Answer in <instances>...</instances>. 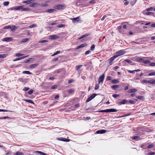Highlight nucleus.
Here are the masks:
<instances>
[{
  "label": "nucleus",
  "instance_id": "nucleus-1",
  "mask_svg": "<svg viewBox=\"0 0 155 155\" xmlns=\"http://www.w3.org/2000/svg\"><path fill=\"white\" fill-rule=\"evenodd\" d=\"M136 61L142 62L146 64L149 63V65L151 66H155V62H150L149 60H144L143 59L136 57Z\"/></svg>",
  "mask_w": 155,
  "mask_h": 155
},
{
  "label": "nucleus",
  "instance_id": "nucleus-2",
  "mask_svg": "<svg viewBox=\"0 0 155 155\" xmlns=\"http://www.w3.org/2000/svg\"><path fill=\"white\" fill-rule=\"evenodd\" d=\"M65 7V6L63 5H57L54 6V8L58 10L63 9Z\"/></svg>",
  "mask_w": 155,
  "mask_h": 155
},
{
  "label": "nucleus",
  "instance_id": "nucleus-3",
  "mask_svg": "<svg viewBox=\"0 0 155 155\" xmlns=\"http://www.w3.org/2000/svg\"><path fill=\"white\" fill-rule=\"evenodd\" d=\"M125 53V51L123 50H120L118 51V52L116 53V55L117 57L123 55Z\"/></svg>",
  "mask_w": 155,
  "mask_h": 155
},
{
  "label": "nucleus",
  "instance_id": "nucleus-4",
  "mask_svg": "<svg viewBox=\"0 0 155 155\" xmlns=\"http://www.w3.org/2000/svg\"><path fill=\"white\" fill-rule=\"evenodd\" d=\"M97 95V94L95 93L92 94V95H91V96L89 97L87 100L86 102H89L93 99Z\"/></svg>",
  "mask_w": 155,
  "mask_h": 155
},
{
  "label": "nucleus",
  "instance_id": "nucleus-5",
  "mask_svg": "<svg viewBox=\"0 0 155 155\" xmlns=\"http://www.w3.org/2000/svg\"><path fill=\"white\" fill-rule=\"evenodd\" d=\"M104 79V74H103L101 75L98 78V83H100L101 82H102Z\"/></svg>",
  "mask_w": 155,
  "mask_h": 155
},
{
  "label": "nucleus",
  "instance_id": "nucleus-6",
  "mask_svg": "<svg viewBox=\"0 0 155 155\" xmlns=\"http://www.w3.org/2000/svg\"><path fill=\"white\" fill-rule=\"evenodd\" d=\"M49 39L54 40L56 39L59 38V37L56 35H50L49 36Z\"/></svg>",
  "mask_w": 155,
  "mask_h": 155
},
{
  "label": "nucleus",
  "instance_id": "nucleus-7",
  "mask_svg": "<svg viewBox=\"0 0 155 155\" xmlns=\"http://www.w3.org/2000/svg\"><path fill=\"white\" fill-rule=\"evenodd\" d=\"M87 45V44L86 43H84L80 45L79 46H78L75 48L76 50H77L80 48H82L84 47H86Z\"/></svg>",
  "mask_w": 155,
  "mask_h": 155
},
{
  "label": "nucleus",
  "instance_id": "nucleus-8",
  "mask_svg": "<svg viewBox=\"0 0 155 155\" xmlns=\"http://www.w3.org/2000/svg\"><path fill=\"white\" fill-rule=\"evenodd\" d=\"M107 130H97L96 133L97 134H102L105 133Z\"/></svg>",
  "mask_w": 155,
  "mask_h": 155
},
{
  "label": "nucleus",
  "instance_id": "nucleus-9",
  "mask_svg": "<svg viewBox=\"0 0 155 155\" xmlns=\"http://www.w3.org/2000/svg\"><path fill=\"white\" fill-rule=\"evenodd\" d=\"M35 153L37 155H47L46 153L40 151H35Z\"/></svg>",
  "mask_w": 155,
  "mask_h": 155
},
{
  "label": "nucleus",
  "instance_id": "nucleus-10",
  "mask_svg": "<svg viewBox=\"0 0 155 155\" xmlns=\"http://www.w3.org/2000/svg\"><path fill=\"white\" fill-rule=\"evenodd\" d=\"M79 17H78L77 18H71V19L72 20V22L73 23H75L77 22H78L79 21Z\"/></svg>",
  "mask_w": 155,
  "mask_h": 155
},
{
  "label": "nucleus",
  "instance_id": "nucleus-11",
  "mask_svg": "<svg viewBox=\"0 0 155 155\" xmlns=\"http://www.w3.org/2000/svg\"><path fill=\"white\" fill-rule=\"evenodd\" d=\"M12 40V38L10 37H7L3 38V41H5L8 42Z\"/></svg>",
  "mask_w": 155,
  "mask_h": 155
},
{
  "label": "nucleus",
  "instance_id": "nucleus-12",
  "mask_svg": "<svg viewBox=\"0 0 155 155\" xmlns=\"http://www.w3.org/2000/svg\"><path fill=\"white\" fill-rule=\"evenodd\" d=\"M38 6V3L35 2L33 3L30 5V6L31 7H34Z\"/></svg>",
  "mask_w": 155,
  "mask_h": 155
},
{
  "label": "nucleus",
  "instance_id": "nucleus-13",
  "mask_svg": "<svg viewBox=\"0 0 155 155\" xmlns=\"http://www.w3.org/2000/svg\"><path fill=\"white\" fill-rule=\"evenodd\" d=\"M27 57H28V56H25L22 57H20V58H17L15 59L13 61H17L18 60H20L22 59H24Z\"/></svg>",
  "mask_w": 155,
  "mask_h": 155
},
{
  "label": "nucleus",
  "instance_id": "nucleus-14",
  "mask_svg": "<svg viewBox=\"0 0 155 155\" xmlns=\"http://www.w3.org/2000/svg\"><path fill=\"white\" fill-rule=\"evenodd\" d=\"M119 87V86L117 85H114L111 87V88L114 90H116L117 88H118Z\"/></svg>",
  "mask_w": 155,
  "mask_h": 155
},
{
  "label": "nucleus",
  "instance_id": "nucleus-15",
  "mask_svg": "<svg viewBox=\"0 0 155 155\" xmlns=\"http://www.w3.org/2000/svg\"><path fill=\"white\" fill-rule=\"evenodd\" d=\"M128 102L127 101L126 99H124L120 102L119 103L120 104H124Z\"/></svg>",
  "mask_w": 155,
  "mask_h": 155
},
{
  "label": "nucleus",
  "instance_id": "nucleus-16",
  "mask_svg": "<svg viewBox=\"0 0 155 155\" xmlns=\"http://www.w3.org/2000/svg\"><path fill=\"white\" fill-rule=\"evenodd\" d=\"M22 8V6H16L15 7L13 8H12V10H18L21 9Z\"/></svg>",
  "mask_w": 155,
  "mask_h": 155
},
{
  "label": "nucleus",
  "instance_id": "nucleus-17",
  "mask_svg": "<svg viewBox=\"0 0 155 155\" xmlns=\"http://www.w3.org/2000/svg\"><path fill=\"white\" fill-rule=\"evenodd\" d=\"M54 11H55V9H49L47 10L46 12L51 13L53 12Z\"/></svg>",
  "mask_w": 155,
  "mask_h": 155
},
{
  "label": "nucleus",
  "instance_id": "nucleus-18",
  "mask_svg": "<svg viewBox=\"0 0 155 155\" xmlns=\"http://www.w3.org/2000/svg\"><path fill=\"white\" fill-rule=\"evenodd\" d=\"M136 98L140 100H143L144 99V97L141 96H136Z\"/></svg>",
  "mask_w": 155,
  "mask_h": 155
},
{
  "label": "nucleus",
  "instance_id": "nucleus-19",
  "mask_svg": "<svg viewBox=\"0 0 155 155\" xmlns=\"http://www.w3.org/2000/svg\"><path fill=\"white\" fill-rule=\"evenodd\" d=\"M116 55H115L113 57H111L110 59V65H111L112 64H110V63H111L114 60L115 58H116L117 57H116Z\"/></svg>",
  "mask_w": 155,
  "mask_h": 155
},
{
  "label": "nucleus",
  "instance_id": "nucleus-20",
  "mask_svg": "<svg viewBox=\"0 0 155 155\" xmlns=\"http://www.w3.org/2000/svg\"><path fill=\"white\" fill-rule=\"evenodd\" d=\"M17 29V27L15 25H13L12 27L11 26V31H14Z\"/></svg>",
  "mask_w": 155,
  "mask_h": 155
},
{
  "label": "nucleus",
  "instance_id": "nucleus-21",
  "mask_svg": "<svg viewBox=\"0 0 155 155\" xmlns=\"http://www.w3.org/2000/svg\"><path fill=\"white\" fill-rule=\"evenodd\" d=\"M108 112H116L117 111V110L115 109H108Z\"/></svg>",
  "mask_w": 155,
  "mask_h": 155
},
{
  "label": "nucleus",
  "instance_id": "nucleus-22",
  "mask_svg": "<svg viewBox=\"0 0 155 155\" xmlns=\"http://www.w3.org/2000/svg\"><path fill=\"white\" fill-rule=\"evenodd\" d=\"M136 90L134 89H129L127 91V92L129 93H132L135 92Z\"/></svg>",
  "mask_w": 155,
  "mask_h": 155
},
{
  "label": "nucleus",
  "instance_id": "nucleus-23",
  "mask_svg": "<svg viewBox=\"0 0 155 155\" xmlns=\"http://www.w3.org/2000/svg\"><path fill=\"white\" fill-rule=\"evenodd\" d=\"M144 14H145L147 15H153L154 14V13L153 12H146L145 11L144 12Z\"/></svg>",
  "mask_w": 155,
  "mask_h": 155
},
{
  "label": "nucleus",
  "instance_id": "nucleus-24",
  "mask_svg": "<svg viewBox=\"0 0 155 155\" xmlns=\"http://www.w3.org/2000/svg\"><path fill=\"white\" fill-rule=\"evenodd\" d=\"M21 9L23 11H29L30 10L29 8H23V6H22V8H21Z\"/></svg>",
  "mask_w": 155,
  "mask_h": 155
},
{
  "label": "nucleus",
  "instance_id": "nucleus-25",
  "mask_svg": "<svg viewBox=\"0 0 155 155\" xmlns=\"http://www.w3.org/2000/svg\"><path fill=\"white\" fill-rule=\"evenodd\" d=\"M119 82V81L116 79L113 80L111 81V83L113 84H117Z\"/></svg>",
  "mask_w": 155,
  "mask_h": 155
},
{
  "label": "nucleus",
  "instance_id": "nucleus-26",
  "mask_svg": "<svg viewBox=\"0 0 155 155\" xmlns=\"http://www.w3.org/2000/svg\"><path fill=\"white\" fill-rule=\"evenodd\" d=\"M145 22L144 21H136V24H139L141 25H143L145 23Z\"/></svg>",
  "mask_w": 155,
  "mask_h": 155
},
{
  "label": "nucleus",
  "instance_id": "nucleus-27",
  "mask_svg": "<svg viewBox=\"0 0 155 155\" xmlns=\"http://www.w3.org/2000/svg\"><path fill=\"white\" fill-rule=\"evenodd\" d=\"M14 155H25L24 154L21 152L18 151L16 152Z\"/></svg>",
  "mask_w": 155,
  "mask_h": 155
},
{
  "label": "nucleus",
  "instance_id": "nucleus-28",
  "mask_svg": "<svg viewBox=\"0 0 155 155\" xmlns=\"http://www.w3.org/2000/svg\"><path fill=\"white\" fill-rule=\"evenodd\" d=\"M38 6H40L41 7H46L48 6V5L46 3H44V4H38Z\"/></svg>",
  "mask_w": 155,
  "mask_h": 155
},
{
  "label": "nucleus",
  "instance_id": "nucleus-29",
  "mask_svg": "<svg viewBox=\"0 0 155 155\" xmlns=\"http://www.w3.org/2000/svg\"><path fill=\"white\" fill-rule=\"evenodd\" d=\"M29 40V39L28 38H25L24 39H23L21 41V42L22 43H25Z\"/></svg>",
  "mask_w": 155,
  "mask_h": 155
},
{
  "label": "nucleus",
  "instance_id": "nucleus-30",
  "mask_svg": "<svg viewBox=\"0 0 155 155\" xmlns=\"http://www.w3.org/2000/svg\"><path fill=\"white\" fill-rule=\"evenodd\" d=\"M24 101L27 102H29L31 104H34V102L31 100H24Z\"/></svg>",
  "mask_w": 155,
  "mask_h": 155
},
{
  "label": "nucleus",
  "instance_id": "nucleus-31",
  "mask_svg": "<svg viewBox=\"0 0 155 155\" xmlns=\"http://www.w3.org/2000/svg\"><path fill=\"white\" fill-rule=\"evenodd\" d=\"M38 65L37 64H33L31 65L30 66V67L31 68H34L36 67Z\"/></svg>",
  "mask_w": 155,
  "mask_h": 155
},
{
  "label": "nucleus",
  "instance_id": "nucleus-32",
  "mask_svg": "<svg viewBox=\"0 0 155 155\" xmlns=\"http://www.w3.org/2000/svg\"><path fill=\"white\" fill-rule=\"evenodd\" d=\"M82 66V65H81L76 66V70L78 71L79 69H80V68H81Z\"/></svg>",
  "mask_w": 155,
  "mask_h": 155
},
{
  "label": "nucleus",
  "instance_id": "nucleus-33",
  "mask_svg": "<svg viewBox=\"0 0 155 155\" xmlns=\"http://www.w3.org/2000/svg\"><path fill=\"white\" fill-rule=\"evenodd\" d=\"M22 73L23 74H31V73L28 71H25L22 72Z\"/></svg>",
  "mask_w": 155,
  "mask_h": 155
},
{
  "label": "nucleus",
  "instance_id": "nucleus-34",
  "mask_svg": "<svg viewBox=\"0 0 155 155\" xmlns=\"http://www.w3.org/2000/svg\"><path fill=\"white\" fill-rule=\"evenodd\" d=\"M98 112H108V109H106L105 110H100L98 111Z\"/></svg>",
  "mask_w": 155,
  "mask_h": 155
},
{
  "label": "nucleus",
  "instance_id": "nucleus-35",
  "mask_svg": "<svg viewBox=\"0 0 155 155\" xmlns=\"http://www.w3.org/2000/svg\"><path fill=\"white\" fill-rule=\"evenodd\" d=\"M88 35H87V34L84 35H82V36L80 37L78 39L80 40V39H82V38H85V37H86V36H87Z\"/></svg>",
  "mask_w": 155,
  "mask_h": 155
},
{
  "label": "nucleus",
  "instance_id": "nucleus-36",
  "mask_svg": "<svg viewBox=\"0 0 155 155\" xmlns=\"http://www.w3.org/2000/svg\"><path fill=\"white\" fill-rule=\"evenodd\" d=\"M95 48V46L94 45H93L91 47L90 49L91 51H93L94 50Z\"/></svg>",
  "mask_w": 155,
  "mask_h": 155
},
{
  "label": "nucleus",
  "instance_id": "nucleus-37",
  "mask_svg": "<svg viewBox=\"0 0 155 155\" xmlns=\"http://www.w3.org/2000/svg\"><path fill=\"white\" fill-rule=\"evenodd\" d=\"M6 56V55L5 54H0V58H5Z\"/></svg>",
  "mask_w": 155,
  "mask_h": 155
},
{
  "label": "nucleus",
  "instance_id": "nucleus-38",
  "mask_svg": "<svg viewBox=\"0 0 155 155\" xmlns=\"http://www.w3.org/2000/svg\"><path fill=\"white\" fill-rule=\"evenodd\" d=\"M150 84H155V80L152 79L150 80Z\"/></svg>",
  "mask_w": 155,
  "mask_h": 155
},
{
  "label": "nucleus",
  "instance_id": "nucleus-39",
  "mask_svg": "<svg viewBox=\"0 0 155 155\" xmlns=\"http://www.w3.org/2000/svg\"><path fill=\"white\" fill-rule=\"evenodd\" d=\"M36 27V25L35 24H33L31 25L29 27L30 28H35Z\"/></svg>",
  "mask_w": 155,
  "mask_h": 155
},
{
  "label": "nucleus",
  "instance_id": "nucleus-40",
  "mask_svg": "<svg viewBox=\"0 0 155 155\" xmlns=\"http://www.w3.org/2000/svg\"><path fill=\"white\" fill-rule=\"evenodd\" d=\"M3 28L4 29H11V26L10 25H8L7 26H5Z\"/></svg>",
  "mask_w": 155,
  "mask_h": 155
},
{
  "label": "nucleus",
  "instance_id": "nucleus-41",
  "mask_svg": "<svg viewBox=\"0 0 155 155\" xmlns=\"http://www.w3.org/2000/svg\"><path fill=\"white\" fill-rule=\"evenodd\" d=\"M9 3L8 2H4L3 4L5 6H7L8 5Z\"/></svg>",
  "mask_w": 155,
  "mask_h": 155
},
{
  "label": "nucleus",
  "instance_id": "nucleus-42",
  "mask_svg": "<svg viewBox=\"0 0 155 155\" xmlns=\"http://www.w3.org/2000/svg\"><path fill=\"white\" fill-rule=\"evenodd\" d=\"M95 3V1L94 0H92L89 2V3L88 4V5L87 6H89L90 3Z\"/></svg>",
  "mask_w": 155,
  "mask_h": 155
},
{
  "label": "nucleus",
  "instance_id": "nucleus-43",
  "mask_svg": "<svg viewBox=\"0 0 155 155\" xmlns=\"http://www.w3.org/2000/svg\"><path fill=\"white\" fill-rule=\"evenodd\" d=\"M48 41L47 40H41L40 41H39L38 42L39 43H45V42H47Z\"/></svg>",
  "mask_w": 155,
  "mask_h": 155
},
{
  "label": "nucleus",
  "instance_id": "nucleus-44",
  "mask_svg": "<svg viewBox=\"0 0 155 155\" xmlns=\"http://www.w3.org/2000/svg\"><path fill=\"white\" fill-rule=\"evenodd\" d=\"M22 3L23 4L26 3L28 4L30 3V2L29 1V0L24 1L22 2Z\"/></svg>",
  "mask_w": 155,
  "mask_h": 155
},
{
  "label": "nucleus",
  "instance_id": "nucleus-45",
  "mask_svg": "<svg viewBox=\"0 0 155 155\" xmlns=\"http://www.w3.org/2000/svg\"><path fill=\"white\" fill-rule=\"evenodd\" d=\"M74 91V90L72 89H69L68 90V92L70 94H71Z\"/></svg>",
  "mask_w": 155,
  "mask_h": 155
},
{
  "label": "nucleus",
  "instance_id": "nucleus-46",
  "mask_svg": "<svg viewBox=\"0 0 155 155\" xmlns=\"http://www.w3.org/2000/svg\"><path fill=\"white\" fill-rule=\"evenodd\" d=\"M124 61L127 63H130L132 62L131 61L129 60V59H126L124 60Z\"/></svg>",
  "mask_w": 155,
  "mask_h": 155
},
{
  "label": "nucleus",
  "instance_id": "nucleus-47",
  "mask_svg": "<svg viewBox=\"0 0 155 155\" xmlns=\"http://www.w3.org/2000/svg\"><path fill=\"white\" fill-rule=\"evenodd\" d=\"M29 89V88L28 87H25L23 90L25 91H27Z\"/></svg>",
  "mask_w": 155,
  "mask_h": 155
},
{
  "label": "nucleus",
  "instance_id": "nucleus-48",
  "mask_svg": "<svg viewBox=\"0 0 155 155\" xmlns=\"http://www.w3.org/2000/svg\"><path fill=\"white\" fill-rule=\"evenodd\" d=\"M150 80H144L143 81V82L144 83H150Z\"/></svg>",
  "mask_w": 155,
  "mask_h": 155
},
{
  "label": "nucleus",
  "instance_id": "nucleus-49",
  "mask_svg": "<svg viewBox=\"0 0 155 155\" xmlns=\"http://www.w3.org/2000/svg\"><path fill=\"white\" fill-rule=\"evenodd\" d=\"M119 94H113L112 95V96L114 98H116L117 97H119Z\"/></svg>",
  "mask_w": 155,
  "mask_h": 155
},
{
  "label": "nucleus",
  "instance_id": "nucleus-50",
  "mask_svg": "<svg viewBox=\"0 0 155 155\" xmlns=\"http://www.w3.org/2000/svg\"><path fill=\"white\" fill-rule=\"evenodd\" d=\"M135 72H136V70H134L133 71H130V70L128 71V72L130 73H134Z\"/></svg>",
  "mask_w": 155,
  "mask_h": 155
},
{
  "label": "nucleus",
  "instance_id": "nucleus-51",
  "mask_svg": "<svg viewBox=\"0 0 155 155\" xmlns=\"http://www.w3.org/2000/svg\"><path fill=\"white\" fill-rule=\"evenodd\" d=\"M155 75V72H153L150 73L149 74V76H152V75Z\"/></svg>",
  "mask_w": 155,
  "mask_h": 155
},
{
  "label": "nucleus",
  "instance_id": "nucleus-52",
  "mask_svg": "<svg viewBox=\"0 0 155 155\" xmlns=\"http://www.w3.org/2000/svg\"><path fill=\"white\" fill-rule=\"evenodd\" d=\"M111 79V78L110 76H107L106 78V80L108 81L110 80Z\"/></svg>",
  "mask_w": 155,
  "mask_h": 155
},
{
  "label": "nucleus",
  "instance_id": "nucleus-53",
  "mask_svg": "<svg viewBox=\"0 0 155 155\" xmlns=\"http://www.w3.org/2000/svg\"><path fill=\"white\" fill-rule=\"evenodd\" d=\"M129 102L131 104H134L135 103V102L134 101H132V100H129Z\"/></svg>",
  "mask_w": 155,
  "mask_h": 155
},
{
  "label": "nucleus",
  "instance_id": "nucleus-54",
  "mask_svg": "<svg viewBox=\"0 0 155 155\" xmlns=\"http://www.w3.org/2000/svg\"><path fill=\"white\" fill-rule=\"evenodd\" d=\"M57 87V85H54L51 87V89H55Z\"/></svg>",
  "mask_w": 155,
  "mask_h": 155
},
{
  "label": "nucleus",
  "instance_id": "nucleus-55",
  "mask_svg": "<svg viewBox=\"0 0 155 155\" xmlns=\"http://www.w3.org/2000/svg\"><path fill=\"white\" fill-rule=\"evenodd\" d=\"M23 55V54L17 53L16 54V56L17 57H20Z\"/></svg>",
  "mask_w": 155,
  "mask_h": 155
},
{
  "label": "nucleus",
  "instance_id": "nucleus-56",
  "mask_svg": "<svg viewBox=\"0 0 155 155\" xmlns=\"http://www.w3.org/2000/svg\"><path fill=\"white\" fill-rule=\"evenodd\" d=\"M153 9V8L152 7H150V8H148L146 10L147 11H151Z\"/></svg>",
  "mask_w": 155,
  "mask_h": 155
},
{
  "label": "nucleus",
  "instance_id": "nucleus-57",
  "mask_svg": "<svg viewBox=\"0 0 155 155\" xmlns=\"http://www.w3.org/2000/svg\"><path fill=\"white\" fill-rule=\"evenodd\" d=\"M153 147V145L150 144L147 146V147L148 148L150 149V148Z\"/></svg>",
  "mask_w": 155,
  "mask_h": 155
},
{
  "label": "nucleus",
  "instance_id": "nucleus-58",
  "mask_svg": "<svg viewBox=\"0 0 155 155\" xmlns=\"http://www.w3.org/2000/svg\"><path fill=\"white\" fill-rule=\"evenodd\" d=\"M99 87V85L98 84H97L95 87V89L97 90L98 89Z\"/></svg>",
  "mask_w": 155,
  "mask_h": 155
},
{
  "label": "nucleus",
  "instance_id": "nucleus-59",
  "mask_svg": "<svg viewBox=\"0 0 155 155\" xmlns=\"http://www.w3.org/2000/svg\"><path fill=\"white\" fill-rule=\"evenodd\" d=\"M33 90H30L28 92V94H29L31 95V94L33 93Z\"/></svg>",
  "mask_w": 155,
  "mask_h": 155
},
{
  "label": "nucleus",
  "instance_id": "nucleus-60",
  "mask_svg": "<svg viewBox=\"0 0 155 155\" xmlns=\"http://www.w3.org/2000/svg\"><path fill=\"white\" fill-rule=\"evenodd\" d=\"M91 51L90 50H88L85 52V54L87 55L91 53Z\"/></svg>",
  "mask_w": 155,
  "mask_h": 155
},
{
  "label": "nucleus",
  "instance_id": "nucleus-61",
  "mask_svg": "<svg viewBox=\"0 0 155 155\" xmlns=\"http://www.w3.org/2000/svg\"><path fill=\"white\" fill-rule=\"evenodd\" d=\"M135 2H136V0H134V2H132L131 1L130 3L131 5L132 6L134 4Z\"/></svg>",
  "mask_w": 155,
  "mask_h": 155
},
{
  "label": "nucleus",
  "instance_id": "nucleus-62",
  "mask_svg": "<svg viewBox=\"0 0 155 155\" xmlns=\"http://www.w3.org/2000/svg\"><path fill=\"white\" fill-rule=\"evenodd\" d=\"M87 110H94V107H91L90 108H88Z\"/></svg>",
  "mask_w": 155,
  "mask_h": 155
},
{
  "label": "nucleus",
  "instance_id": "nucleus-63",
  "mask_svg": "<svg viewBox=\"0 0 155 155\" xmlns=\"http://www.w3.org/2000/svg\"><path fill=\"white\" fill-rule=\"evenodd\" d=\"M155 154V153L154 152H151L149 153V154L150 155H153Z\"/></svg>",
  "mask_w": 155,
  "mask_h": 155
},
{
  "label": "nucleus",
  "instance_id": "nucleus-64",
  "mask_svg": "<svg viewBox=\"0 0 155 155\" xmlns=\"http://www.w3.org/2000/svg\"><path fill=\"white\" fill-rule=\"evenodd\" d=\"M106 17L107 16L106 15H104L103 17L101 18V20L103 21Z\"/></svg>",
  "mask_w": 155,
  "mask_h": 155
}]
</instances>
